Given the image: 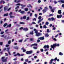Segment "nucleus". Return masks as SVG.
I'll return each mask as SVG.
<instances>
[{"instance_id":"nucleus-55","label":"nucleus","mask_w":64,"mask_h":64,"mask_svg":"<svg viewBox=\"0 0 64 64\" xmlns=\"http://www.w3.org/2000/svg\"><path fill=\"white\" fill-rule=\"evenodd\" d=\"M51 12H54V10L52 9L51 10Z\"/></svg>"},{"instance_id":"nucleus-43","label":"nucleus","mask_w":64,"mask_h":64,"mask_svg":"<svg viewBox=\"0 0 64 64\" xmlns=\"http://www.w3.org/2000/svg\"><path fill=\"white\" fill-rule=\"evenodd\" d=\"M33 48H34V49H37V48L35 46H34L33 47Z\"/></svg>"},{"instance_id":"nucleus-48","label":"nucleus","mask_w":64,"mask_h":64,"mask_svg":"<svg viewBox=\"0 0 64 64\" xmlns=\"http://www.w3.org/2000/svg\"><path fill=\"white\" fill-rule=\"evenodd\" d=\"M17 55H18V56H21V54H20L18 53L17 54Z\"/></svg>"},{"instance_id":"nucleus-51","label":"nucleus","mask_w":64,"mask_h":64,"mask_svg":"<svg viewBox=\"0 0 64 64\" xmlns=\"http://www.w3.org/2000/svg\"><path fill=\"white\" fill-rule=\"evenodd\" d=\"M26 50H25V49H24V50H23V52H26Z\"/></svg>"},{"instance_id":"nucleus-32","label":"nucleus","mask_w":64,"mask_h":64,"mask_svg":"<svg viewBox=\"0 0 64 64\" xmlns=\"http://www.w3.org/2000/svg\"><path fill=\"white\" fill-rule=\"evenodd\" d=\"M17 62H18L15 61L14 62V64H17Z\"/></svg>"},{"instance_id":"nucleus-27","label":"nucleus","mask_w":64,"mask_h":64,"mask_svg":"<svg viewBox=\"0 0 64 64\" xmlns=\"http://www.w3.org/2000/svg\"><path fill=\"white\" fill-rule=\"evenodd\" d=\"M20 24H25V23L23 22H20Z\"/></svg>"},{"instance_id":"nucleus-30","label":"nucleus","mask_w":64,"mask_h":64,"mask_svg":"<svg viewBox=\"0 0 64 64\" xmlns=\"http://www.w3.org/2000/svg\"><path fill=\"white\" fill-rule=\"evenodd\" d=\"M12 12H11L9 14V15H10V16H12Z\"/></svg>"},{"instance_id":"nucleus-21","label":"nucleus","mask_w":64,"mask_h":64,"mask_svg":"<svg viewBox=\"0 0 64 64\" xmlns=\"http://www.w3.org/2000/svg\"><path fill=\"white\" fill-rule=\"evenodd\" d=\"M51 20L52 21H54L55 20V18L53 17L51 18Z\"/></svg>"},{"instance_id":"nucleus-44","label":"nucleus","mask_w":64,"mask_h":64,"mask_svg":"<svg viewBox=\"0 0 64 64\" xmlns=\"http://www.w3.org/2000/svg\"><path fill=\"white\" fill-rule=\"evenodd\" d=\"M22 41H23V40L22 39L20 40L19 41V42H22Z\"/></svg>"},{"instance_id":"nucleus-42","label":"nucleus","mask_w":64,"mask_h":64,"mask_svg":"<svg viewBox=\"0 0 64 64\" xmlns=\"http://www.w3.org/2000/svg\"><path fill=\"white\" fill-rule=\"evenodd\" d=\"M34 16L36 18H37V14H34Z\"/></svg>"},{"instance_id":"nucleus-25","label":"nucleus","mask_w":64,"mask_h":64,"mask_svg":"<svg viewBox=\"0 0 64 64\" xmlns=\"http://www.w3.org/2000/svg\"><path fill=\"white\" fill-rule=\"evenodd\" d=\"M59 55H60L61 56H62V55H63V53H62L61 52H60L59 53Z\"/></svg>"},{"instance_id":"nucleus-10","label":"nucleus","mask_w":64,"mask_h":64,"mask_svg":"<svg viewBox=\"0 0 64 64\" xmlns=\"http://www.w3.org/2000/svg\"><path fill=\"white\" fill-rule=\"evenodd\" d=\"M8 9V6H5L4 8V11L7 10Z\"/></svg>"},{"instance_id":"nucleus-13","label":"nucleus","mask_w":64,"mask_h":64,"mask_svg":"<svg viewBox=\"0 0 64 64\" xmlns=\"http://www.w3.org/2000/svg\"><path fill=\"white\" fill-rule=\"evenodd\" d=\"M38 39H40V40H44V36H43L42 37H41L38 38Z\"/></svg>"},{"instance_id":"nucleus-56","label":"nucleus","mask_w":64,"mask_h":64,"mask_svg":"<svg viewBox=\"0 0 64 64\" xmlns=\"http://www.w3.org/2000/svg\"><path fill=\"white\" fill-rule=\"evenodd\" d=\"M24 54H22L20 55V56H24Z\"/></svg>"},{"instance_id":"nucleus-38","label":"nucleus","mask_w":64,"mask_h":64,"mask_svg":"<svg viewBox=\"0 0 64 64\" xmlns=\"http://www.w3.org/2000/svg\"><path fill=\"white\" fill-rule=\"evenodd\" d=\"M48 21H51V18H48Z\"/></svg>"},{"instance_id":"nucleus-60","label":"nucleus","mask_w":64,"mask_h":64,"mask_svg":"<svg viewBox=\"0 0 64 64\" xmlns=\"http://www.w3.org/2000/svg\"><path fill=\"white\" fill-rule=\"evenodd\" d=\"M32 24H36V23H35V22H32Z\"/></svg>"},{"instance_id":"nucleus-50","label":"nucleus","mask_w":64,"mask_h":64,"mask_svg":"<svg viewBox=\"0 0 64 64\" xmlns=\"http://www.w3.org/2000/svg\"><path fill=\"white\" fill-rule=\"evenodd\" d=\"M33 21H36V18H33Z\"/></svg>"},{"instance_id":"nucleus-24","label":"nucleus","mask_w":64,"mask_h":64,"mask_svg":"<svg viewBox=\"0 0 64 64\" xmlns=\"http://www.w3.org/2000/svg\"><path fill=\"white\" fill-rule=\"evenodd\" d=\"M7 23L3 25V26L4 27H6V26H7Z\"/></svg>"},{"instance_id":"nucleus-64","label":"nucleus","mask_w":64,"mask_h":64,"mask_svg":"<svg viewBox=\"0 0 64 64\" xmlns=\"http://www.w3.org/2000/svg\"><path fill=\"white\" fill-rule=\"evenodd\" d=\"M47 32H50L49 30L48 29L47 30Z\"/></svg>"},{"instance_id":"nucleus-15","label":"nucleus","mask_w":64,"mask_h":64,"mask_svg":"<svg viewBox=\"0 0 64 64\" xmlns=\"http://www.w3.org/2000/svg\"><path fill=\"white\" fill-rule=\"evenodd\" d=\"M44 36H45V37H49V35L48 34V33H47L46 34H44Z\"/></svg>"},{"instance_id":"nucleus-47","label":"nucleus","mask_w":64,"mask_h":64,"mask_svg":"<svg viewBox=\"0 0 64 64\" xmlns=\"http://www.w3.org/2000/svg\"><path fill=\"white\" fill-rule=\"evenodd\" d=\"M14 16H10V18H14Z\"/></svg>"},{"instance_id":"nucleus-34","label":"nucleus","mask_w":64,"mask_h":64,"mask_svg":"<svg viewBox=\"0 0 64 64\" xmlns=\"http://www.w3.org/2000/svg\"><path fill=\"white\" fill-rule=\"evenodd\" d=\"M43 28H47V27L46 26V25H44V26H43Z\"/></svg>"},{"instance_id":"nucleus-63","label":"nucleus","mask_w":64,"mask_h":64,"mask_svg":"<svg viewBox=\"0 0 64 64\" xmlns=\"http://www.w3.org/2000/svg\"><path fill=\"white\" fill-rule=\"evenodd\" d=\"M62 8H64V4H62Z\"/></svg>"},{"instance_id":"nucleus-57","label":"nucleus","mask_w":64,"mask_h":64,"mask_svg":"<svg viewBox=\"0 0 64 64\" xmlns=\"http://www.w3.org/2000/svg\"><path fill=\"white\" fill-rule=\"evenodd\" d=\"M57 60V57L56 58L54 59V61H56Z\"/></svg>"},{"instance_id":"nucleus-46","label":"nucleus","mask_w":64,"mask_h":64,"mask_svg":"<svg viewBox=\"0 0 64 64\" xmlns=\"http://www.w3.org/2000/svg\"><path fill=\"white\" fill-rule=\"evenodd\" d=\"M3 45V42H0V45Z\"/></svg>"},{"instance_id":"nucleus-7","label":"nucleus","mask_w":64,"mask_h":64,"mask_svg":"<svg viewBox=\"0 0 64 64\" xmlns=\"http://www.w3.org/2000/svg\"><path fill=\"white\" fill-rule=\"evenodd\" d=\"M18 11L19 12H20V13L21 14H24L25 13V12H24V11L23 10L21 11V10H20Z\"/></svg>"},{"instance_id":"nucleus-3","label":"nucleus","mask_w":64,"mask_h":64,"mask_svg":"<svg viewBox=\"0 0 64 64\" xmlns=\"http://www.w3.org/2000/svg\"><path fill=\"white\" fill-rule=\"evenodd\" d=\"M16 6H17V5H19L20 6L21 5V6H22L21 7V8L22 9V8H23L25 7V6H26V5H23V4H16Z\"/></svg>"},{"instance_id":"nucleus-29","label":"nucleus","mask_w":64,"mask_h":64,"mask_svg":"<svg viewBox=\"0 0 64 64\" xmlns=\"http://www.w3.org/2000/svg\"><path fill=\"white\" fill-rule=\"evenodd\" d=\"M42 18V16H39L38 17V19L39 20H40V19H41Z\"/></svg>"},{"instance_id":"nucleus-17","label":"nucleus","mask_w":64,"mask_h":64,"mask_svg":"<svg viewBox=\"0 0 64 64\" xmlns=\"http://www.w3.org/2000/svg\"><path fill=\"white\" fill-rule=\"evenodd\" d=\"M58 14H61V10H59L58 12Z\"/></svg>"},{"instance_id":"nucleus-22","label":"nucleus","mask_w":64,"mask_h":64,"mask_svg":"<svg viewBox=\"0 0 64 64\" xmlns=\"http://www.w3.org/2000/svg\"><path fill=\"white\" fill-rule=\"evenodd\" d=\"M28 6H27L28 7V8H29V7H31V8H32V6H31V5L30 4H28Z\"/></svg>"},{"instance_id":"nucleus-8","label":"nucleus","mask_w":64,"mask_h":64,"mask_svg":"<svg viewBox=\"0 0 64 64\" xmlns=\"http://www.w3.org/2000/svg\"><path fill=\"white\" fill-rule=\"evenodd\" d=\"M36 34L37 37H39V36H40L41 35V34L39 32H38Z\"/></svg>"},{"instance_id":"nucleus-33","label":"nucleus","mask_w":64,"mask_h":64,"mask_svg":"<svg viewBox=\"0 0 64 64\" xmlns=\"http://www.w3.org/2000/svg\"><path fill=\"white\" fill-rule=\"evenodd\" d=\"M49 7L50 9V10H52V6H49Z\"/></svg>"},{"instance_id":"nucleus-49","label":"nucleus","mask_w":64,"mask_h":64,"mask_svg":"<svg viewBox=\"0 0 64 64\" xmlns=\"http://www.w3.org/2000/svg\"><path fill=\"white\" fill-rule=\"evenodd\" d=\"M11 8H8L7 10V11H9L11 9Z\"/></svg>"},{"instance_id":"nucleus-12","label":"nucleus","mask_w":64,"mask_h":64,"mask_svg":"<svg viewBox=\"0 0 64 64\" xmlns=\"http://www.w3.org/2000/svg\"><path fill=\"white\" fill-rule=\"evenodd\" d=\"M23 30H24V31H27L28 30V28H23Z\"/></svg>"},{"instance_id":"nucleus-5","label":"nucleus","mask_w":64,"mask_h":64,"mask_svg":"<svg viewBox=\"0 0 64 64\" xmlns=\"http://www.w3.org/2000/svg\"><path fill=\"white\" fill-rule=\"evenodd\" d=\"M47 48L48 49H49V45H45L43 47V48H44V49H46Z\"/></svg>"},{"instance_id":"nucleus-52","label":"nucleus","mask_w":64,"mask_h":64,"mask_svg":"<svg viewBox=\"0 0 64 64\" xmlns=\"http://www.w3.org/2000/svg\"><path fill=\"white\" fill-rule=\"evenodd\" d=\"M25 62H27L28 61V59L25 60Z\"/></svg>"},{"instance_id":"nucleus-39","label":"nucleus","mask_w":64,"mask_h":64,"mask_svg":"<svg viewBox=\"0 0 64 64\" xmlns=\"http://www.w3.org/2000/svg\"><path fill=\"white\" fill-rule=\"evenodd\" d=\"M49 24V22H46V25H48V24Z\"/></svg>"},{"instance_id":"nucleus-14","label":"nucleus","mask_w":64,"mask_h":64,"mask_svg":"<svg viewBox=\"0 0 64 64\" xmlns=\"http://www.w3.org/2000/svg\"><path fill=\"white\" fill-rule=\"evenodd\" d=\"M2 61L3 62H6L7 61V58L5 59H4L2 60Z\"/></svg>"},{"instance_id":"nucleus-31","label":"nucleus","mask_w":64,"mask_h":64,"mask_svg":"<svg viewBox=\"0 0 64 64\" xmlns=\"http://www.w3.org/2000/svg\"><path fill=\"white\" fill-rule=\"evenodd\" d=\"M7 49L8 50H7V51H8V52L9 51V50L10 49V48H7Z\"/></svg>"},{"instance_id":"nucleus-61","label":"nucleus","mask_w":64,"mask_h":64,"mask_svg":"<svg viewBox=\"0 0 64 64\" xmlns=\"http://www.w3.org/2000/svg\"><path fill=\"white\" fill-rule=\"evenodd\" d=\"M23 27H21L20 28V30H22V29H23Z\"/></svg>"},{"instance_id":"nucleus-62","label":"nucleus","mask_w":64,"mask_h":64,"mask_svg":"<svg viewBox=\"0 0 64 64\" xmlns=\"http://www.w3.org/2000/svg\"><path fill=\"white\" fill-rule=\"evenodd\" d=\"M6 47H9V44H6Z\"/></svg>"},{"instance_id":"nucleus-54","label":"nucleus","mask_w":64,"mask_h":64,"mask_svg":"<svg viewBox=\"0 0 64 64\" xmlns=\"http://www.w3.org/2000/svg\"><path fill=\"white\" fill-rule=\"evenodd\" d=\"M30 34H33V31H32V32H30Z\"/></svg>"},{"instance_id":"nucleus-18","label":"nucleus","mask_w":64,"mask_h":64,"mask_svg":"<svg viewBox=\"0 0 64 64\" xmlns=\"http://www.w3.org/2000/svg\"><path fill=\"white\" fill-rule=\"evenodd\" d=\"M4 17H5V16H8V14L6 13V14H4Z\"/></svg>"},{"instance_id":"nucleus-1","label":"nucleus","mask_w":64,"mask_h":64,"mask_svg":"<svg viewBox=\"0 0 64 64\" xmlns=\"http://www.w3.org/2000/svg\"><path fill=\"white\" fill-rule=\"evenodd\" d=\"M57 46V44L56 43L53 44V45L51 46V47L54 50V48Z\"/></svg>"},{"instance_id":"nucleus-40","label":"nucleus","mask_w":64,"mask_h":64,"mask_svg":"<svg viewBox=\"0 0 64 64\" xmlns=\"http://www.w3.org/2000/svg\"><path fill=\"white\" fill-rule=\"evenodd\" d=\"M34 32L35 33H36V34H37V33H38V30H36V31H35Z\"/></svg>"},{"instance_id":"nucleus-23","label":"nucleus","mask_w":64,"mask_h":64,"mask_svg":"<svg viewBox=\"0 0 64 64\" xmlns=\"http://www.w3.org/2000/svg\"><path fill=\"white\" fill-rule=\"evenodd\" d=\"M19 48V47L18 46H15L14 47V48L15 49H18V48Z\"/></svg>"},{"instance_id":"nucleus-28","label":"nucleus","mask_w":64,"mask_h":64,"mask_svg":"<svg viewBox=\"0 0 64 64\" xmlns=\"http://www.w3.org/2000/svg\"><path fill=\"white\" fill-rule=\"evenodd\" d=\"M24 10L26 11H27L28 10V8H25Z\"/></svg>"},{"instance_id":"nucleus-2","label":"nucleus","mask_w":64,"mask_h":64,"mask_svg":"<svg viewBox=\"0 0 64 64\" xmlns=\"http://www.w3.org/2000/svg\"><path fill=\"white\" fill-rule=\"evenodd\" d=\"M33 53L32 50H30L29 51H26V54H31Z\"/></svg>"},{"instance_id":"nucleus-37","label":"nucleus","mask_w":64,"mask_h":64,"mask_svg":"<svg viewBox=\"0 0 64 64\" xmlns=\"http://www.w3.org/2000/svg\"><path fill=\"white\" fill-rule=\"evenodd\" d=\"M30 19V18H29V17H28L26 19V20H29Z\"/></svg>"},{"instance_id":"nucleus-4","label":"nucleus","mask_w":64,"mask_h":64,"mask_svg":"<svg viewBox=\"0 0 64 64\" xmlns=\"http://www.w3.org/2000/svg\"><path fill=\"white\" fill-rule=\"evenodd\" d=\"M44 9H46L45 10V9H44L43 10H42V12H43L44 13L46 12V11H47V10L48 9L47 7H45L44 8Z\"/></svg>"},{"instance_id":"nucleus-9","label":"nucleus","mask_w":64,"mask_h":64,"mask_svg":"<svg viewBox=\"0 0 64 64\" xmlns=\"http://www.w3.org/2000/svg\"><path fill=\"white\" fill-rule=\"evenodd\" d=\"M14 2H16V3H19V2H21V1L20 0H14Z\"/></svg>"},{"instance_id":"nucleus-45","label":"nucleus","mask_w":64,"mask_h":64,"mask_svg":"<svg viewBox=\"0 0 64 64\" xmlns=\"http://www.w3.org/2000/svg\"><path fill=\"white\" fill-rule=\"evenodd\" d=\"M48 50H47V49H46V48H45L44 49V51L45 52H46V51H48Z\"/></svg>"},{"instance_id":"nucleus-35","label":"nucleus","mask_w":64,"mask_h":64,"mask_svg":"<svg viewBox=\"0 0 64 64\" xmlns=\"http://www.w3.org/2000/svg\"><path fill=\"white\" fill-rule=\"evenodd\" d=\"M40 51L42 52H43V51H44V50L43 49H41L40 50Z\"/></svg>"},{"instance_id":"nucleus-59","label":"nucleus","mask_w":64,"mask_h":64,"mask_svg":"<svg viewBox=\"0 0 64 64\" xmlns=\"http://www.w3.org/2000/svg\"><path fill=\"white\" fill-rule=\"evenodd\" d=\"M52 26V24H50V25L49 26L50 27H51Z\"/></svg>"},{"instance_id":"nucleus-19","label":"nucleus","mask_w":64,"mask_h":64,"mask_svg":"<svg viewBox=\"0 0 64 64\" xmlns=\"http://www.w3.org/2000/svg\"><path fill=\"white\" fill-rule=\"evenodd\" d=\"M54 60L53 59H52V60H51L50 61V62L49 63L50 64H52V62L53 61H54Z\"/></svg>"},{"instance_id":"nucleus-36","label":"nucleus","mask_w":64,"mask_h":64,"mask_svg":"<svg viewBox=\"0 0 64 64\" xmlns=\"http://www.w3.org/2000/svg\"><path fill=\"white\" fill-rule=\"evenodd\" d=\"M8 44H11V40H9L8 43Z\"/></svg>"},{"instance_id":"nucleus-26","label":"nucleus","mask_w":64,"mask_h":64,"mask_svg":"<svg viewBox=\"0 0 64 64\" xmlns=\"http://www.w3.org/2000/svg\"><path fill=\"white\" fill-rule=\"evenodd\" d=\"M53 15L54 14H50L48 16L49 17H50L51 16H53Z\"/></svg>"},{"instance_id":"nucleus-16","label":"nucleus","mask_w":64,"mask_h":64,"mask_svg":"<svg viewBox=\"0 0 64 64\" xmlns=\"http://www.w3.org/2000/svg\"><path fill=\"white\" fill-rule=\"evenodd\" d=\"M11 27V24H10L9 25H8L6 27V28H8L9 27L10 28Z\"/></svg>"},{"instance_id":"nucleus-6","label":"nucleus","mask_w":64,"mask_h":64,"mask_svg":"<svg viewBox=\"0 0 64 64\" xmlns=\"http://www.w3.org/2000/svg\"><path fill=\"white\" fill-rule=\"evenodd\" d=\"M26 16H24L23 17H22L20 18V19L21 20H22V19H26Z\"/></svg>"},{"instance_id":"nucleus-20","label":"nucleus","mask_w":64,"mask_h":64,"mask_svg":"<svg viewBox=\"0 0 64 64\" xmlns=\"http://www.w3.org/2000/svg\"><path fill=\"white\" fill-rule=\"evenodd\" d=\"M30 41H34V39L32 38H30Z\"/></svg>"},{"instance_id":"nucleus-58","label":"nucleus","mask_w":64,"mask_h":64,"mask_svg":"<svg viewBox=\"0 0 64 64\" xmlns=\"http://www.w3.org/2000/svg\"><path fill=\"white\" fill-rule=\"evenodd\" d=\"M59 46H60V44H56V46H57L58 47H59Z\"/></svg>"},{"instance_id":"nucleus-11","label":"nucleus","mask_w":64,"mask_h":64,"mask_svg":"<svg viewBox=\"0 0 64 64\" xmlns=\"http://www.w3.org/2000/svg\"><path fill=\"white\" fill-rule=\"evenodd\" d=\"M62 17V16L61 15H57V17L58 18H61V17Z\"/></svg>"},{"instance_id":"nucleus-53","label":"nucleus","mask_w":64,"mask_h":64,"mask_svg":"<svg viewBox=\"0 0 64 64\" xmlns=\"http://www.w3.org/2000/svg\"><path fill=\"white\" fill-rule=\"evenodd\" d=\"M61 2L62 3H64V0H61Z\"/></svg>"},{"instance_id":"nucleus-41","label":"nucleus","mask_w":64,"mask_h":64,"mask_svg":"<svg viewBox=\"0 0 64 64\" xmlns=\"http://www.w3.org/2000/svg\"><path fill=\"white\" fill-rule=\"evenodd\" d=\"M19 8V6H17L15 8V9H18V8Z\"/></svg>"}]
</instances>
